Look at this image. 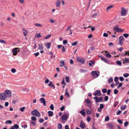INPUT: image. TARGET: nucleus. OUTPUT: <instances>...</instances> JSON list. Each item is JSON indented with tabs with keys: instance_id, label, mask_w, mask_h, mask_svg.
I'll use <instances>...</instances> for the list:
<instances>
[{
	"instance_id": "41",
	"label": "nucleus",
	"mask_w": 129,
	"mask_h": 129,
	"mask_svg": "<svg viewBox=\"0 0 129 129\" xmlns=\"http://www.w3.org/2000/svg\"><path fill=\"white\" fill-rule=\"evenodd\" d=\"M25 107H23L20 109V110L21 112H23L24 110L25 109Z\"/></svg>"
},
{
	"instance_id": "52",
	"label": "nucleus",
	"mask_w": 129,
	"mask_h": 129,
	"mask_svg": "<svg viewBox=\"0 0 129 129\" xmlns=\"http://www.w3.org/2000/svg\"><path fill=\"white\" fill-rule=\"evenodd\" d=\"M116 114L117 115H119L121 112V111L119 110V111H116Z\"/></svg>"
},
{
	"instance_id": "48",
	"label": "nucleus",
	"mask_w": 129,
	"mask_h": 129,
	"mask_svg": "<svg viewBox=\"0 0 129 129\" xmlns=\"http://www.w3.org/2000/svg\"><path fill=\"white\" fill-rule=\"evenodd\" d=\"M77 43L78 42L77 41H75L72 44V46H75L76 45Z\"/></svg>"
},
{
	"instance_id": "53",
	"label": "nucleus",
	"mask_w": 129,
	"mask_h": 129,
	"mask_svg": "<svg viewBox=\"0 0 129 129\" xmlns=\"http://www.w3.org/2000/svg\"><path fill=\"white\" fill-rule=\"evenodd\" d=\"M118 91L116 89H115L114 90V93L116 94L118 92Z\"/></svg>"
},
{
	"instance_id": "36",
	"label": "nucleus",
	"mask_w": 129,
	"mask_h": 129,
	"mask_svg": "<svg viewBox=\"0 0 129 129\" xmlns=\"http://www.w3.org/2000/svg\"><path fill=\"white\" fill-rule=\"evenodd\" d=\"M23 33L24 36H25L27 35L28 34V32L27 30H25L23 31Z\"/></svg>"
},
{
	"instance_id": "12",
	"label": "nucleus",
	"mask_w": 129,
	"mask_h": 129,
	"mask_svg": "<svg viewBox=\"0 0 129 129\" xmlns=\"http://www.w3.org/2000/svg\"><path fill=\"white\" fill-rule=\"evenodd\" d=\"M124 38L122 36H121L120 37L119 40V44L121 46L123 45V40Z\"/></svg>"
},
{
	"instance_id": "8",
	"label": "nucleus",
	"mask_w": 129,
	"mask_h": 129,
	"mask_svg": "<svg viewBox=\"0 0 129 129\" xmlns=\"http://www.w3.org/2000/svg\"><path fill=\"white\" fill-rule=\"evenodd\" d=\"M77 60L79 62L82 64H83L84 63L85 60L84 59L82 58L78 57H77Z\"/></svg>"
},
{
	"instance_id": "30",
	"label": "nucleus",
	"mask_w": 129,
	"mask_h": 129,
	"mask_svg": "<svg viewBox=\"0 0 129 129\" xmlns=\"http://www.w3.org/2000/svg\"><path fill=\"white\" fill-rule=\"evenodd\" d=\"M87 72V71L84 69H81L80 70V73H85Z\"/></svg>"
},
{
	"instance_id": "7",
	"label": "nucleus",
	"mask_w": 129,
	"mask_h": 129,
	"mask_svg": "<svg viewBox=\"0 0 129 129\" xmlns=\"http://www.w3.org/2000/svg\"><path fill=\"white\" fill-rule=\"evenodd\" d=\"M99 57L101 58V59L103 61L106 63L108 64H111L110 63V61L108 60L105 58L100 56H99Z\"/></svg>"
},
{
	"instance_id": "25",
	"label": "nucleus",
	"mask_w": 129,
	"mask_h": 129,
	"mask_svg": "<svg viewBox=\"0 0 129 129\" xmlns=\"http://www.w3.org/2000/svg\"><path fill=\"white\" fill-rule=\"evenodd\" d=\"M45 46L47 49H49L51 46V44L50 43H46Z\"/></svg>"
},
{
	"instance_id": "6",
	"label": "nucleus",
	"mask_w": 129,
	"mask_h": 129,
	"mask_svg": "<svg viewBox=\"0 0 129 129\" xmlns=\"http://www.w3.org/2000/svg\"><path fill=\"white\" fill-rule=\"evenodd\" d=\"M93 99L95 100L96 103L102 102L103 100V98L101 97L98 98L97 96H95L93 98Z\"/></svg>"
},
{
	"instance_id": "59",
	"label": "nucleus",
	"mask_w": 129,
	"mask_h": 129,
	"mask_svg": "<svg viewBox=\"0 0 129 129\" xmlns=\"http://www.w3.org/2000/svg\"><path fill=\"white\" fill-rule=\"evenodd\" d=\"M68 43V41L66 40L63 41V43L64 45H66Z\"/></svg>"
},
{
	"instance_id": "26",
	"label": "nucleus",
	"mask_w": 129,
	"mask_h": 129,
	"mask_svg": "<svg viewBox=\"0 0 129 129\" xmlns=\"http://www.w3.org/2000/svg\"><path fill=\"white\" fill-rule=\"evenodd\" d=\"M113 7V5H111L107 7L106 9V11L108 12L110 9L112 8Z\"/></svg>"
},
{
	"instance_id": "21",
	"label": "nucleus",
	"mask_w": 129,
	"mask_h": 129,
	"mask_svg": "<svg viewBox=\"0 0 129 129\" xmlns=\"http://www.w3.org/2000/svg\"><path fill=\"white\" fill-rule=\"evenodd\" d=\"M48 113L49 116L51 117L53 115V112L52 111H49L48 112Z\"/></svg>"
},
{
	"instance_id": "55",
	"label": "nucleus",
	"mask_w": 129,
	"mask_h": 129,
	"mask_svg": "<svg viewBox=\"0 0 129 129\" xmlns=\"http://www.w3.org/2000/svg\"><path fill=\"white\" fill-rule=\"evenodd\" d=\"M116 63L119 65H121V63L119 61H116Z\"/></svg>"
},
{
	"instance_id": "38",
	"label": "nucleus",
	"mask_w": 129,
	"mask_h": 129,
	"mask_svg": "<svg viewBox=\"0 0 129 129\" xmlns=\"http://www.w3.org/2000/svg\"><path fill=\"white\" fill-rule=\"evenodd\" d=\"M109 116H107L105 118V121H109Z\"/></svg>"
},
{
	"instance_id": "32",
	"label": "nucleus",
	"mask_w": 129,
	"mask_h": 129,
	"mask_svg": "<svg viewBox=\"0 0 129 129\" xmlns=\"http://www.w3.org/2000/svg\"><path fill=\"white\" fill-rule=\"evenodd\" d=\"M66 81V82L68 83L70 82V78L68 77H66L65 78Z\"/></svg>"
},
{
	"instance_id": "61",
	"label": "nucleus",
	"mask_w": 129,
	"mask_h": 129,
	"mask_svg": "<svg viewBox=\"0 0 129 129\" xmlns=\"http://www.w3.org/2000/svg\"><path fill=\"white\" fill-rule=\"evenodd\" d=\"M11 71L12 73H14L16 72V70L15 69H12L11 70Z\"/></svg>"
},
{
	"instance_id": "19",
	"label": "nucleus",
	"mask_w": 129,
	"mask_h": 129,
	"mask_svg": "<svg viewBox=\"0 0 129 129\" xmlns=\"http://www.w3.org/2000/svg\"><path fill=\"white\" fill-rule=\"evenodd\" d=\"M64 62L63 60H61L60 62L59 65L60 67H63L64 65Z\"/></svg>"
},
{
	"instance_id": "20",
	"label": "nucleus",
	"mask_w": 129,
	"mask_h": 129,
	"mask_svg": "<svg viewBox=\"0 0 129 129\" xmlns=\"http://www.w3.org/2000/svg\"><path fill=\"white\" fill-rule=\"evenodd\" d=\"M60 2L59 0H57L56 3V7H59L60 5Z\"/></svg>"
},
{
	"instance_id": "49",
	"label": "nucleus",
	"mask_w": 129,
	"mask_h": 129,
	"mask_svg": "<svg viewBox=\"0 0 129 129\" xmlns=\"http://www.w3.org/2000/svg\"><path fill=\"white\" fill-rule=\"evenodd\" d=\"M104 107V105L103 104H101L100 105V107L99 108L100 109H102Z\"/></svg>"
},
{
	"instance_id": "34",
	"label": "nucleus",
	"mask_w": 129,
	"mask_h": 129,
	"mask_svg": "<svg viewBox=\"0 0 129 129\" xmlns=\"http://www.w3.org/2000/svg\"><path fill=\"white\" fill-rule=\"evenodd\" d=\"M105 56L107 58H110L111 57V55L109 53L106 54L105 55Z\"/></svg>"
},
{
	"instance_id": "1",
	"label": "nucleus",
	"mask_w": 129,
	"mask_h": 129,
	"mask_svg": "<svg viewBox=\"0 0 129 129\" xmlns=\"http://www.w3.org/2000/svg\"><path fill=\"white\" fill-rule=\"evenodd\" d=\"M69 116V114H67L66 113L63 115L62 116L61 120L62 123H64L67 121Z\"/></svg>"
},
{
	"instance_id": "16",
	"label": "nucleus",
	"mask_w": 129,
	"mask_h": 129,
	"mask_svg": "<svg viewBox=\"0 0 129 129\" xmlns=\"http://www.w3.org/2000/svg\"><path fill=\"white\" fill-rule=\"evenodd\" d=\"M19 126L17 124H15L10 129H17L19 128Z\"/></svg>"
},
{
	"instance_id": "27",
	"label": "nucleus",
	"mask_w": 129,
	"mask_h": 129,
	"mask_svg": "<svg viewBox=\"0 0 129 129\" xmlns=\"http://www.w3.org/2000/svg\"><path fill=\"white\" fill-rule=\"evenodd\" d=\"M126 105H122L121 106L120 109L122 110H124L126 109Z\"/></svg>"
},
{
	"instance_id": "46",
	"label": "nucleus",
	"mask_w": 129,
	"mask_h": 129,
	"mask_svg": "<svg viewBox=\"0 0 129 129\" xmlns=\"http://www.w3.org/2000/svg\"><path fill=\"white\" fill-rule=\"evenodd\" d=\"M107 90L105 88L103 89L102 90V91L103 93H106L107 92Z\"/></svg>"
},
{
	"instance_id": "54",
	"label": "nucleus",
	"mask_w": 129,
	"mask_h": 129,
	"mask_svg": "<svg viewBox=\"0 0 129 129\" xmlns=\"http://www.w3.org/2000/svg\"><path fill=\"white\" fill-rule=\"evenodd\" d=\"M108 36V34L106 33H104L103 34V36L104 37H107Z\"/></svg>"
},
{
	"instance_id": "17",
	"label": "nucleus",
	"mask_w": 129,
	"mask_h": 129,
	"mask_svg": "<svg viewBox=\"0 0 129 129\" xmlns=\"http://www.w3.org/2000/svg\"><path fill=\"white\" fill-rule=\"evenodd\" d=\"M84 110L82 109V110L79 111V112L83 116H84L86 115V113L84 112Z\"/></svg>"
},
{
	"instance_id": "40",
	"label": "nucleus",
	"mask_w": 129,
	"mask_h": 129,
	"mask_svg": "<svg viewBox=\"0 0 129 129\" xmlns=\"http://www.w3.org/2000/svg\"><path fill=\"white\" fill-rule=\"evenodd\" d=\"M61 84L64 85H66V84L64 82V79H63L61 82Z\"/></svg>"
},
{
	"instance_id": "31",
	"label": "nucleus",
	"mask_w": 129,
	"mask_h": 129,
	"mask_svg": "<svg viewBox=\"0 0 129 129\" xmlns=\"http://www.w3.org/2000/svg\"><path fill=\"white\" fill-rule=\"evenodd\" d=\"M86 113L88 115H90L92 114L91 110L89 109H88L86 110Z\"/></svg>"
},
{
	"instance_id": "43",
	"label": "nucleus",
	"mask_w": 129,
	"mask_h": 129,
	"mask_svg": "<svg viewBox=\"0 0 129 129\" xmlns=\"http://www.w3.org/2000/svg\"><path fill=\"white\" fill-rule=\"evenodd\" d=\"M86 102L87 103V104L90 103V101L88 99H87L85 100Z\"/></svg>"
},
{
	"instance_id": "47",
	"label": "nucleus",
	"mask_w": 129,
	"mask_h": 129,
	"mask_svg": "<svg viewBox=\"0 0 129 129\" xmlns=\"http://www.w3.org/2000/svg\"><path fill=\"white\" fill-rule=\"evenodd\" d=\"M51 36V35H50V34L48 35L46 37H45V38H44V39H47L49 38Z\"/></svg>"
},
{
	"instance_id": "63",
	"label": "nucleus",
	"mask_w": 129,
	"mask_h": 129,
	"mask_svg": "<svg viewBox=\"0 0 129 129\" xmlns=\"http://www.w3.org/2000/svg\"><path fill=\"white\" fill-rule=\"evenodd\" d=\"M108 99V96H105V101H107Z\"/></svg>"
},
{
	"instance_id": "24",
	"label": "nucleus",
	"mask_w": 129,
	"mask_h": 129,
	"mask_svg": "<svg viewBox=\"0 0 129 129\" xmlns=\"http://www.w3.org/2000/svg\"><path fill=\"white\" fill-rule=\"evenodd\" d=\"M21 91L23 92V93H27L29 91V90L28 89H21Z\"/></svg>"
},
{
	"instance_id": "57",
	"label": "nucleus",
	"mask_w": 129,
	"mask_h": 129,
	"mask_svg": "<svg viewBox=\"0 0 129 129\" xmlns=\"http://www.w3.org/2000/svg\"><path fill=\"white\" fill-rule=\"evenodd\" d=\"M44 120L42 118H41L39 120V122L41 123H42L44 122Z\"/></svg>"
},
{
	"instance_id": "14",
	"label": "nucleus",
	"mask_w": 129,
	"mask_h": 129,
	"mask_svg": "<svg viewBox=\"0 0 129 129\" xmlns=\"http://www.w3.org/2000/svg\"><path fill=\"white\" fill-rule=\"evenodd\" d=\"M80 127L82 128H84L85 127V126L84 123H83L82 121H81V122L80 123Z\"/></svg>"
},
{
	"instance_id": "51",
	"label": "nucleus",
	"mask_w": 129,
	"mask_h": 129,
	"mask_svg": "<svg viewBox=\"0 0 129 129\" xmlns=\"http://www.w3.org/2000/svg\"><path fill=\"white\" fill-rule=\"evenodd\" d=\"M12 123V121L10 120H8V121H7L5 122V123L6 124H8V123L11 124Z\"/></svg>"
},
{
	"instance_id": "37",
	"label": "nucleus",
	"mask_w": 129,
	"mask_h": 129,
	"mask_svg": "<svg viewBox=\"0 0 129 129\" xmlns=\"http://www.w3.org/2000/svg\"><path fill=\"white\" fill-rule=\"evenodd\" d=\"M34 25L36 26L39 27H41L42 26V25L39 23H35L34 24Z\"/></svg>"
},
{
	"instance_id": "22",
	"label": "nucleus",
	"mask_w": 129,
	"mask_h": 129,
	"mask_svg": "<svg viewBox=\"0 0 129 129\" xmlns=\"http://www.w3.org/2000/svg\"><path fill=\"white\" fill-rule=\"evenodd\" d=\"M108 126L110 129H112L113 127V125L111 123H108Z\"/></svg>"
},
{
	"instance_id": "28",
	"label": "nucleus",
	"mask_w": 129,
	"mask_h": 129,
	"mask_svg": "<svg viewBox=\"0 0 129 129\" xmlns=\"http://www.w3.org/2000/svg\"><path fill=\"white\" fill-rule=\"evenodd\" d=\"M62 125L60 123H59L57 124V129H62Z\"/></svg>"
},
{
	"instance_id": "39",
	"label": "nucleus",
	"mask_w": 129,
	"mask_h": 129,
	"mask_svg": "<svg viewBox=\"0 0 129 129\" xmlns=\"http://www.w3.org/2000/svg\"><path fill=\"white\" fill-rule=\"evenodd\" d=\"M91 119V117L90 116H88L87 117V118L86 120L88 122H89L90 121Z\"/></svg>"
},
{
	"instance_id": "9",
	"label": "nucleus",
	"mask_w": 129,
	"mask_h": 129,
	"mask_svg": "<svg viewBox=\"0 0 129 129\" xmlns=\"http://www.w3.org/2000/svg\"><path fill=\"white\" fill-rule=\"evenodd\" d=\"M6 98L4 93H0V99L1 100H4L6 99Z\"/></svg>"
},
{
	"instance_id": "11",
	"label": "nucleus",
	"mask_w": 129,
	"mask_h": 129,
	"mask_svg": "<svg viewBox=\"0 0 129 129\" xmlns=\"http://www.w3.org/2000/svg\"><path fill=\"white\" fill-rule=\"evenodd\" d=\"M121 13L122 16H125L126 15V10L125 9L123 8H121Z\"/></svg>"
},
{
	"instance_id": "58",
	"label": "nucleus",
	"mask_w": 129,
	"mask_h": 129,
	"mask_svg": "<svg viewBox=\"0 0 129 129\" xmlns=\"http://www.w3.org/2000/svg\"><path fill=\"white\" fill-rule=\"evenodd\" d=\"M118 80V77H115V78H114V81L116 82H117Z\"/></svg>"
},
{
	"instance_id": "2",
	"label": "nucleus",
	"mask_w": 129,
	"mask_h": 129,
	"mask_svg": "<svg viewBox=\"0 0 129 129\" xmlns=\"http://www.w3.org/2000/svg\"><path fill=\"white\" fill-rule=\"evenodd\" d=\"M92 76L94 78L98 77L100 75L99 73L97 71H92L91 73Z\"/></svg>"
},
{
	"instance_id": "15",
	"label": "nucleus",
	"mask_w": 129,
	"mask_h": 129,
	"mask_svg": "<svg viewBox=\"0 0 129 129\" xmlns=\"http://www.w3.org/2000/svg\"><path fill=\"white\" fill-rule=\"evenodd\" d=\"M123 64L129 63V58H125L123 60Z\"/></svg>"
},
{
	"instance_id": "18",
	"label": "nucleus",
	"mask_w": 129,
	"mask_h": 129,
	"mask_svg": "<svg viewBox=\"0 0 129 129\" xmlns=\"http://www.w3.org/2000/svg\"><path fill=\"white\" fill-rule=\"evenodd\" d=\"M39 49L41 50H42L43 49V45L41 43L39 44Z\"/></svg>"
},
{
	"instance_id": "64",
	"label": "nucleus",
	"mask_w": 129,
	"mask_h": 129,
	"mask_svg": "<svg viewBox=\"0 0 129 129\" xmlns=\"http://www.w3.org/2000/svg\"><path fill=\"white\" fill-rule=\"evenodd\" d=\"M118 102H115V103H114V107H115L117 105H118Z\"/></svg>"
},
{
	"instance_id": "4",
	"label": "nucleus",
	"mask_w": 129,
	"mask_h": 129,
	"mask_svg": "<svg viewBox=\"0 0 129 129\" xmlns=\"http://www.w3.org/2000/svg\"><path fill=\"white\" fill-rule=\"evenodd\" d=\"M4 93L6 97L10 98L12 95V93L9 90H6L4 92Z\"/></svg>"
},
{
	"instance_id": "60",
	"label": "nucleus",
	"mask_w": 129,
	"mask_h": 129,
	"mask_svg": "<svg viewBox=\"0 0 129 129\" xmlns=\"http://www.w3.org/2000/svg\"><path fill=\"white\" fill-rule=\"evenodd\" d=\"M117 32H120L122 31V30L121 29L118 28L117 30L116 31Z\"/></svg>"
},
{
	"instance_id": "45",
	"label": "nucleus",
	"mask_w": 129,
	"mask_h": 129,
	"mask_svg": "<svg viewBox=\"0 0 129 129\" xmlns=\"http://www.w3.org/2000/svg\"><path fill=\"white\" fill-rule=\"evenodd\" d=\"M123 35L125 38H127L128 37L129 35L128 34H124Z\"/></svg>"
},
{
	"instance_id": "33",
	"label": "nucleus",
	"mask_w": 129,
	"mask_h": 129,
	"mask_svg": "<svg viewBox=\"0 0 129 129\" xmlns=\"http://www.w3.org/2000/svg\"><path fill=\"white\" fill-rule=\"evenodd\" d=\"M118 28V25H116L115 27L113 28V30L114 31H116Z\"/></svg>"
},
{
	"instance_id": "29",
	"label": "nucleus",
	"mask_w": 129,
	"mask_h": 129,
	"mask_svg": "<svg viewBox=\"0 0 129 129\" xmlns=\"http://www.w3.org/2000/svg\"><path fill=\"white\" fill-rule=\"evenodd\" d=\"M108 82L109 83H110L112 82L113 81V78L112 77L109 78L108 80Z\"/></svg>"
},
{
	"instance_id": "42",
	"label": "nucleus",
	"mask_w": 129,
	"mask_h": 129,
	"mask_svg": "<svg viewBox=\"0 0 129 129\" xmlns=\"http://www.w3.org/2000/svg\"><path fill=\"white\" fill-rule=\"evenodd\" d=\"M50 109H51V110H53L54 109V106H53V104L51 105L50 106Z\"/></svg>"
},
{
	"instance_id": "23",
	"label": "nucleus",
	"mask_w": 129,
	"mask_h": 129,
	"mask_svg": "<svg viewBox=\"0 0 129 129\" xmlns=\"http://www.w3.org/2000/svg\"><path fill=\"white\" fill-rule=\"evenodd\" d=\"M95 63V61H93L92 60H90L88 63L89 65L90 66H91L92 65H94Z\"/></svg>"
},
{
	"instance_id": "44",
	"label": "nucleus",
	"mask_w": 129,
	"mask_h": 129,
	"mask_svg": "<svg viewBox=\"0 0 129 129\" xmlns=\"http://www.w3.org/2000/svg\"><path fill=\"white\" fill-rule=\"evenodd\" d=\"M129 76V74L127 73H125L123 74V76L125 78Z\"/></svg>"
},
{
	"instance_id": "10",
	"label": "nucleus",
	"mask_w": 129,
	"mask_h": 129,
	"mask_svg": "<svg viewBox=\"0 0 129 129\" xmlns=\"http://www.w3.org/2000/svg\"><path fill=\"white\" fill-rule=\"evenodd\" d=\"M101 94V91L99 90H95V92L94 93H93V95L95 96L97 95L100 96Z\"/></svg>"
},
{
	"instance_id": "35",
	"label": "nucleus",
	"mask_w": 129,
	"mask_h": 129,
	"mask_svg": "<svg viewBox=\"0 0 129 129\" xmlns=\"http://www.w3.org/2000/svg\"><path fill=\"white\" fill-rule=\"evenodd\" d=\"M65 94L66 95H67V96L68 97H69V95L68 92V89H67L66 88V91L65 92Z\"/></svg>"
},
{
	"instance_id": "62",
	"label": "nucleus",
	"mask_w": 129,
	"mask_h": 129,
	"mask_svg": "<svg viewBox=\"0 0 129 129\" xmlns=\"http://www.w3.org/2000/svg\"><path fill=\"white\" fill-rule=\"evenodd\" d=\"M65 109V107L64 106H63L62 107H61L60 109V110L61 111H62L64 110Z\"/></svg>"
},
{
	"instance_id": "3",
	"label": "nucleus",
	"mask_w": 129,
	"mask_h": 129,
	"mask_svg": "<svg viewBox=\"0 0 129 129\" xmlns=\"http://www.w3.org/2000/svg\"><path fill=\"white\" fill-rule=\"evenodd\" d=\"M31 114L34 115L38 117L40 116V115L39 112L36 109L32 111Z\"/></svg>"
},
{
	"instance_id": "13",
	"label": "nucleus",
	"mask_w": 129,
	"mask_h": 129,
	"mask_svg": "<svg viewBox=\"0 0 129 129\" xmlns=\"http://www.w3.org/2000/svg\"><path fill=\"white\" fill-rule=\"evenodd\" d=\"M39 100L41 103L43 104L45 106L46 105V102L44 98H41L39 99Z\"/></svg>"
},
{
	"instance_id": "50",
	"label": "nucleus",
	"mask_w": 129,
	"mask_h": 129,
	"mask_svg": "<svg viewBox=\"0 0 129 129\" xmlns=\"http://www.w3.org/2000/svg\"><path fill=\"white\" fill-rule=\"evenodd\" d=\"M31 119L34 121H36V118L34 116H33L31 117Z\"/></svg>"
},
{
	"instance_id": "5",
	"label": "nucleus",
	"mask_w": 129,
	"mask_h": 129,
	"mask_svg": "<svg viewBox=\"0 0 129 129\" xmlns=\"http://www.w3.org/2000/svg\"><path fill=\"white\" fill-rule=\"evenodd\" d=\"M20 51L19 49L17 48H15L13 49L12 52L13 53V55H16L18 52Z\"/></svg>"
},
{
	"instance_id": "56",
	"label": "nucleus",
	"mask_w": 129,
	"mask_h": 129,
	"mask_svg": "<svg viewBox=\"0 0 129 129\" xmlns=\"http://www.w3.org/2000/svg\"><path fill=\"white\" fill-rule=\"evenodd\" d=\"M53 85V84H52V82L50 81L49 82V83L48 85V86H49L51 87Z\"/></svg>"
}]
</instances>
